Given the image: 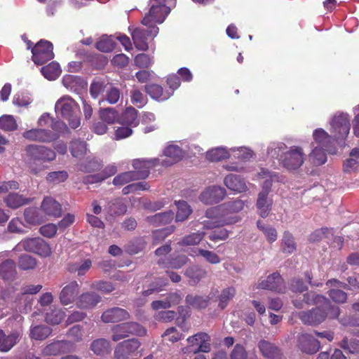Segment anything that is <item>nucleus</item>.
Returning a JSON list of instances; mask_svg holds the SVG:
<instances>
[{
  "instance_id": "nucleus-20",
  "label": "nucleus",
  "mask_w": 359,
  "mask_h": 359,
  "mask_svg": "<svg viewBox=\"0 0 359 359\" xmlns=\"http://www.w3.org/2000/svg\"><path fill=\"white\" fill-rule=\"evenodd\" d=\"M163 154L168 158L163 160L161 164L164 166H170L179 161L184 157V151L177 145H168L163 151Z\"/></svg>"
},
{
  "instance_id": "nucleus-36",
  "label": "nucleus",
  "mask_w": 359,
  "mask_h": 359,
  "mask_svg": "<svg viewBox=\"0 0 359 359\" xmlns=\"http://www.w3.org/2000/svg\"><path fill=\"white\" fill-rule=\"evenodd\" d=\"M100 301L97 293H82L76 303L79 307L90 308L95 306Z\"/></svg>"
},
{
  "instance_id": "nucleus-39",
  "label": "nucleus",
  "mask_w": 359,
  "mask_h": 359,
  "mask_svg": "<svg viewBox=\"0 0 359 359\" xmlns=\"http://www.w3.org/2000/svg\"><path fill=\"white\" fill-rule=\"evenodd\" d=\"M297 249L294 237L289 231H285L281 242V250L284 253L292 254Z\"/></svg>"
},
{
  "instance_id": "nucleus-29",
  "label": "nucleus",
  "mask_w": 359,
  "mask_h": 359,
  "mask_svg": "<svg viewBox=\"0 0 359 359\" xmlns=\"http://www.w3.org/2000/svg\"><path fill=\"white\" fill-rule=\"evenodd\" d=\"M137 113V110L135 108L132 107H127L121 114L119 123L131 128L137 126L139 125Z\"/></svg>"
},
{
  "instance_id": "nucleus-9",
  "label": "nucleus",
  "mask_w": 359,
  "mask_h": 359,
  "mask_svg": "<svg viewBox=\"0 0 359 359\" xmlns=\"http://www.w3.org/2000/svg\"><path fill=\"white\" fill-rule=\"evenodd\" d=\"M140 345V342L135 339L125 340L116 346L114 353V358L116 359H128L140 357L141 354L138 349Z\"/></svg>"
},
{
  "instance_id": "nucleus-31",
  "label": "nucleus",
  "mask_w": 359,
  "mask_h": 359,
  "mask_svg": "<svg viewBox=\"0 0 359 359\" xmlns=\"http://www.w3.org/2000/svg\"><path fill=\"white\" fill-rule=\"evenodd\" d=\"M314 142H312L313 147H322L324 149H328L330 143V136L322 128H318L314 130L313 134Z\"/></svg>"
},
{
  "instance_id": "nucleus-5",
  "label": "nucleus",
  "mask_w": 359,
  "mask_h": 359,
  "mask_svg": "<svg viewBox=\"0 0 359 359\" xmlns=\"http://www.w3.org/2000/svg\"><path fill=\"white\" fill-rule=\"evenodd\" d=\"M305 154L302 147L292 146L279 158L280 163L288 170H296L304 163Z\"/></svg>"
},
{
  "instance_id": "nucleus-63",
  "label": "nucleus",
  "mask_w": 359,
  "mask_h": 359,
  "mask_svg": "<svg viewBox=\"0 0 359 359\" xmlns=\"http://www.w3.org/2000/svg\"><path fill=\"white\" fill-rule=\"evenodd\" d=\"M331 231L332 229L327 227L317 229L310 234L309 241L311 243L319 242L323 237H327V234L331 233Z\"/></svg>"
},
{
  "instance_id": "nucleus-13",
  "label": "nucleus",
  "mask_w": 359,
  "mask_h": 359,
  "mask_svg": "<svg viewBox=\"0 0 359 359\" xmlns=\"http://www.w3.org/2000/svg\"><path fill=\"white\" fill-rule=\"evenodd\" d=\"M159 163V159L156 158L150 159L137 158L133 160L132 165L135 170L133 172L135 174V177L137 180L146 179L150 173L151 168Z\"/></svg>"
},
{
  "instance_id": "nucleus-34",
  "label": "nucleus",
  "mask_w": 359,
  "mask_h": 359,
  "mask_svg": "<svg viewBox=\"0 0 359 359\" xmlns=\"http://www.w3.org/2000/svg\"><path fill=\"white\" fill-rule=\"evenodd\" d=\"M180 297L177 293H170L165 299H161L152 302L154 309H167L180 302Z\"/></svg>"
},
{
  "instance_id": "nucleus-30",
  "label": "nucleus",
  "mask_w": 359,
  "mask_h": 359,
  "mask_svg": "<svg viewBox=\"0 0 359 359\" xmlns=\"http://www.w3.org/2000/svg\"><path fill=\"white\" fill-rule=\"evenodd\" d=\"M174 218V212L168 210L164 212L155 214L154 215L147 217V221L154 226H158L170 223Z\"/></svg>"
},
{
  "instance_id": "nucleus-15",
  "label": "nucleus",
  "mask_w": 359,
  "mask_h": 359,
  "mask_svg": "<svg viewBox=\"0 0 359 359\" xmlns=\"http://www.w3.org/2000/svg\"><path fill=\"white\" fill-rule=\"evenodd\" d=\"M297 347L303 353L314 354L318 351L320 345L311 334L302 332L298 336Z\"/></svg>"
},
{
  "instance_id": "nucleus-54",
  "label": "nucleus",
  "mask_w": 359,
  "mask_h": 359,
  "mask_svg": "<svg viewBox=\"0 0 359 359\" xmlns=\"http://www.w3.org/2000/svg\"><path fill=\"white\" fill-rule=\"evenodd\" d=\"M68 345V343L65 341H58L55 343H53L48 345L45 348V352L47 354L50 355H57L61 352H63L66 349V346Z\"/></svg>"
},
{
  "instance_id": "nucleus-23",
  "label": "nucleus",
  "mask_w": 359,
  "mask_h": 359,
  "mask_svg": "<svg viewBox=\"0 0 359 359\" xmlns=\"http://www.w3.org/2000/svg\"><path fill=\"white\" fill-rule=\"evenodd\" d=\"M129 313L121 308H113L104 311L102 320L104 323H115L128 319Z\"/></svg>"
},
{
  "instance_id": "nucleus-7",
  "label": "nucleus",
  "mask_w": 359,
  "mask_h": 359,
  "mask_svg": "<svg viewBox=\"0 0 359 359\" xmlns=\"http://www.w3.org/2000/svg\"><path fill=\"white\" fill-rule=\"evenodd\" d=\"M32 61L42 65L54 57L53 45L47 40L41 39L32 48Z\"/></svg>"
},
{
  "instance_id": "nucleus-55",
  "label": "nucleus",
  "mask_w": 359,
  "mask_h": 359,
  "mask_svg": "<svg viewBox=\"0 0 359 359\" xmlns=\"http://www.w3.org/2000/svg\"><path fill=\"white\" fill-rule=\"evenodd\" d=\"M175 230V227L171 226L170 227L156 230L153 234V243L154 245L158 244L160 242L165 240V238L171 234Z\"/></svg>"
},
{
  "instance_id": "nucleus-42",
  "label": "nucleus",
  "mask_w": 359,
  "mask_h": 359,
  "mask_svg": "<svg viewBox=\"0 0 359 359\" xmlns=\"http://www.w3.org/2000/svg\"><path fill=\"white\" fill-rule=\"evenodd\" d=\"M100 119L109 124H112L119 118V114L114 108L107 107L100 110Z\"/></svg>"
},
{
  "instance_id": "nucleus-58",
  "label": "nucleus",
  "mask_w": 359,
  "mask_h": 359,
  "mask_svg": "<svg viewBox=\"0 0 359 359\" xmlns=\"http://www.w3.org/2000/svg\"><path fill=\"white\" fill-rule=\"evenodd\" d=\"M341 347L347 350L351 353H358L359 352V341L357 339H351L348 341L347 337H345L340 344Z\"/></svg>"
},
{
  "instance_id": "nucleus-35",
  "label": "nucleus",
  "mask_w": 359,
  "mask_h": 359,
  "mask_svg": "<svg viewBox=\"0 0 359 359\" xmlns=\"http://www.w3.org/2000/svg\"><path fill=\"white\" fill-rule=\"evenodd\" d=\"M69 151L72 156L82 158L87 151V144L80 139L73 140L69 144Z\"/></svg>"
},
{
  "instance_id": "nucleus-11",
  "label": "nucleus",
  "mask_w": 359,
  "mask_h": 359,
  "mask_svg": "<svg viewBox=\"0 0 359 359\" xmlns=\"http://www.w3.org/2000/svg\"><path fill=\"white\" fill-rule=\"evenodd\" d=\"M151 4L149 13L142 20L144 25H155L156 23H162L170 12V6L157 5L153 2Z\"/></svg>"
},
{
  "instance_id": "nucleus-64",
  "label": "nucleus",
  "mask_w": 359,
  "mask_h": 359,
  "mask_svg": "<svg viewBox=\"0 0 359 359\" xmlns=\"http://www.w3.org/2000/svg\"><path fill=\"white\" fill-rule=\"evenodd\" d=\"M24 223L18 217L13 218L8 225V230L11 233H24Z\"/></svg>"
},
{
  "instance_id": "nucleus-19",
  "label": "nucleus",
  "mask_w": 359,
  "mask_h": 359,
  "mask_svg": "<svg viewBox=\"0 0 359 359\" xmlns=\"http://www.w3.org/2000/svg\"><path fill=\"white\" fill-rule=\"evenodd\" d=\"M144 90L151 98L158 102L165 101L172 95V90H166L161 85L156 83L145 85Z\"/></svg>"
},
{
  "instance_id": "nucleus-49",
  "label": "nucleus",
  "mask_w": 359,
  "mask_h": 359,
  "mask_svg": "<svg viewBox=\"0 0 359 359\" xmlns=\"http://www.w3.org/2000/svg\"><path fill=\"white\" fill-rule=\"evenodd\" d=\"M0 128L5 131H14L18 128L15 119L11 115H4L0 117Z\"/></svg>"
},
{
  "instance_id": "nucleus-6",
  "label": "nucleus",
  "mask_w": 359,
  "mask_h": 359,
  "mask_svg": "<svg viewBox=\"0 0 359 359\" xmlns=\"http://www.w3.org/2000/svg\"><path fill=\"white\" fill-rule=\"evenodd\" d=\"M189 345L182 348V353H208L211 350L210 337L205 332H198L187 339Z\"/></svg>"
},
{
  "instance_id": "nucleus-24",
  "label": "nucleus",
  "mask_w": 359,
  "mask_h": 359,
  "mask_svg": "<svg viewBox=\"0 0 359 359\" xmlns=\"http://www.w3.org/2000/svg\"><path fill=\"white\" fill-rule=\"evenodd\" d=\"M41 208L49 216L58 217L62 215L61 205L52 197L46 196L43 198Z\"/></svg>"
},
{
  "instance_id": "nucleus-37",
  "label": "nucleus",
  "mask_w": 359,
  "mask_h": 359,
  "mask_svg": "<svg viewBox=\"0 0 359 359\" xmlns=\"http://www.w3.org/2000/svg\"><path fill=\"white\" fill-rule=\"evenodd\" d=\"M42 74L48 80H55L59 77L61 73L60 65L56 62H51L48 65L41 68Z\"/></svg>"
},
{
  "instance_id": "nucleus-46",
  "label": "nucleus",
  "mask_w": 359,
  "mask_h": 359,
  "mask_svg": "<svg viewBox=\"0 0 359 359\" xmlns=\"http://www.w3.org/2000/svg\"><path fill=\"white\" fill-rule=\"evenodd\" d=\"M116 43L111 36H103L95 44L97 50L108 53L111 52L115 48Z\"/></svg>"
},
{
  "instance_id": "nucleus-12",
  "label": "nucleus",
  "mask_w": 359,
  "mask_h": 359,
  "mask_svg": "<svg viewBox=\"0 0 359 359\" xmlns=\"http://www.w3.org/2000/svg\"><path fill=\"white\" fill-rule=\"evenodd\" d=\"M332 130L334 138L341 140L345 138L349 133L350 121L347 114L335 115L331 122Z\"/></svg>"
},
{
  "instance_id": "nucleus-10",
  "label": "nucleus",
  "mask_w": 359,
  "mask_h": 359,
  "mask_svg": "<svg viewBox=\"0 0 359 359\" xmlns=\"http://www.w3.org/2000/svg\"><path fill=\"white\" fill-rule=\"evenodd\" d=\"M21 245L25 251L37 254L43 257H48L52 253L49 244L39 237L25 239L21 242Z\"/></svg>"
},
{
  "instance_id": "nucleus-45",
  "label": "nucleus",
  "mask_w": 359,
  "mask_h": 359,
  "mask_svg": "<svg viewBox=\"0 0 359 359\" xmlns=\"http://www.w3.org/2000/svg\"><path fill=\"white\" fill-rule=\"evenodd\" d=\"M177 208L176 221L177 222L186 220L192 212L189 205L184 201H178L177 203Z\"/></svg>"
},
{
  "instance_id": "nucleus-21",
  "label": "nucleus",
  "mask_w": 359,
  "mask_h": 359,
  "mask_svg": "<svg viewBox=\"0 0 359 359\" xmlns=\"http://www.w3.org/2000/svg\"><path fill=\"white\" fill-rule=\"evenodd\" d=\"M189 261L185 255H177L171 258H161L158 260V265L162 269H179L184 266Z\"/></svg>"
},
{
  "instance_id": "nucleus-41",
  "label": "nucleus",
  "mask_w": 359,
  "mask_h": 359,
  "mask_svg": "<svg viewBox=\"0 0 359 359\" xmlns=\"http://www.w3.org/2000/svg\"><path fill=\"white\" fill-rule=\"evenodd\" d=\"M229 157V151L221 147L209 150L206 153V158L211 162L221 161Z\"/></svg>"
},
{
  "instance_id": "nucleus-27",
  "label": "nucleus",
  "mask_w": 359,
  "mask_h": 359,
  "mask_svg": "<svg viewBox=\"0 0 359 359\" xmlns=\"http://www.w3.org/2000/svg\"><path fill=\"white\" fill-rule=\"evenodd\" d=\"M348 284L342 283L337 279H331L327 280L326 283V285L330 287H336L337 289H330L329 292H343L339 288H344L345 290H351L357 289L359 287L358 286V282L355 277H348Z\"/></svg>"
},
{
  "instance_id": "nucleus-48",
  "label": "nucleus",
  "mask_w": 359,
  "mask_h": 359,
  "mask_svg": "<svg viewBox=\"0 0 359 359\" xmlns=\"http://www.w3.org/2000/svg\"><path fill=\"white\" fill-rule=\"evenodd\" d=\"M36 264L37 262L36 259L29 255H22L19 257L18 266L22 270L26 271L34 269H35Z\"/></svg>"
},
{
  "instance_id": "nucleus-1",
  "label": "nucleus",
  "mask_w": 359,
  "mask_h": 359,
  "mask_svg": "<svg viewBox=\"0 0 359 359\" xmlns=\"http://www.w3.org/2000/svg\"><path fill=\"white\" fill-rule=\"evenodd\" d=\"M299 299L294 300V305L297 308H302L304 304H319L316 309L309 311H302L299 313V317L304 324L316 325L321 323L326 318L333 319L339 315V309L337 306L332 305L325 297L317 293H300Z\"/></svg>"
},
{
  "instance_id": "nucleus-28",
  "label": "nucleus",
  "mask_w": 359,
  "mask_h": 359,
  "mask_svg": "<svg viewBox=\"0 0 359 359\" xmlns=\"http://www.w3.org/2000/svg\"><path fill=\"white\" fill-rule=\"evenodd\" d=\"M271 206L272 202L268 200L266 191H260L257 201V208L259 215L263 218L266 217L271 210Z\"/></svg>"
},
{
  "instance_id": "nucleus-32",
  "label": "nucleus",
  "mask_w": 359,
  "mask_h": 359,
  "mask_svg": "<svg viewBox=\"0 0 359 359\" xmlns=\"http://www.w3.org/2000/svg\"><path fill=\"white\" fill-rule=\"evenodd\" d=\"M4 201L8 208L17 209L30 202V199L23 197L18 193H10L4 198Z\"/></svg>"
},
{
  "instance_id": "nucleus-56",
  "label": "nucleus",
  "mask_w": 359,
  "mask_h": 359,
  "mask_svg": "<svg viewBox=\"0 0 359 359\" xmlns=\"http://www.w3.org/2000/svg\"><path fill=\"white\" fill-rule=\"evenodd\" d=\"M187 302L197 308H204L208 305V299L201 295L190 294L187 297Z\"/></svg>"
},
{
  "instance_id": "nucleus-14",
  "label": "nucleus",
  "mask_w": 359,
  "mask_h": 359,
  "mask_svg": "<svg viewBox=\"0 0 359 359\" xmlns=\"http://www.w3.org/2000/svg\"><path fill=\"white\" fill-rule=\"evenodd\" d=\"M22 137L29 141L50 142L58 138V135L53 131L42 128H32L25 131Z\"/></svg>"
},
{
  "instance_id": "nucleus-38",
  "label": "nucleus",
  "mask_w": 359,
  "mask_h": 359,
  "mask_svg": "<svg viewBox=\"0 0 359 359\" xmlns=\"http://www.w3.org/2000/svg\"><path fill=\"white\" fill-rule=\"evenodd\" d=\"M24 217L25 221L33 225L40 224L43 222V216L36 208H27L25 210Z\"/></svg>"
},
{
  "instance_id": "nucleus-33",
  "label": "nucleus",
  "mask_w": 359,
  "mask_h": 359,
  "mask_svg": "<svg viewBox=\"0 0 359 359\" xmlns=\"http://www.w3.org/2000/svg\"><path fill=\"white\" fill-rule=\"evenodd\" d=\"M90 349L97 355L103 356L111 352V345L105 339H97L92 342Z\"/></svg>"
},
{
  "instance_id": "nucleus-17",
  "label": "nucleus",
  "mask_w": 359,
  "mask_h": 359,
  "mask_svg": "<svg viewBox=\"0 0 359 359\" xmlns=\"http://www.w3.org/2000/svg\"><path fill=\"white\" fill-rule=\"evenodd\" d=\"M17 276L15 262L11 259H5L0 254V277L6 281H13Z\"/></svg>"
},
{
  "instance_id": "nucleus-8",
  "label": "nucleus",
  "mask_w": 359,
  "mask_h": 359,
  "mask_svg": "<svg viewBox=\"0 0 359 359\" xmlns=\"http://www.w3.org/2000/svg\"><path fill=\"white\" fill-rule=\"evenodd\" d=\"M147 29L136 28L131 33L135 46L140 50H147L149 48L147 40L154 38L158 33V27L156 25H146Z\"/></svg>"
},
{
  "instance_id": "nucleus-60",
  "label": "nucleus",
  "mask_w": 359,
  "mask_h": 359,
  "mask_svg": "<svg viewBox=\"0 0 359 359\" xmlns=\"http://www.w3.org/2000/svg\"><path fill=\"white\" fill-rule=\"evenodd\" d=\"M197 255H201L206 262L212 264H217L221 262L219 257L215 252L208 250L198 249Z\"/></svg>"
},
{
  "instance_id": "nucleus-51",
  "label": "nucleus",
  "mask_w": 359,
  "mask_h": 359,
  "mask_svg": "<svg viewBox=\"0 0 359 359\" xmlns=\"http://www.w3.org/2000/svg\"><path fill=\"white\" fill-rule=\"evenodd\" d=\"M51 332V330L47 326H35L31 330V337L36 340L46 339Z\"/></svg>"
},
{
  "instance_id": "nucleus-26",
  "label": "nucleus",
  "mask_w": 359,
  "mask_h": 359,
  "mask_svg": "<svg viewBox=\"0 0 359 359\" xmlns=\"http://www.w3.org/2000/svg\"><path fill=\"white\" fill-rule=\"evenodd\" d=\"M224 182L228 189L236 192H243L247 189L245 181L236 175H228L224 178Z\"/></svg>"
},
{
  "instance_id": "nucleus-47",
  "label": "nucleus",
  "mask_w": 359,
  "mask_h": 359,
  "mask_svg": "<svg viewBox=\"0 0 359 359\" xmlns=\"http://www.w3.org/2000/svg\"><path fill=\"white\" fill-rule=\"evenodd\" d=\"M108 211L111 215H123L127 211V206L121 199H116L109 203Z\"/></svg>"
},
{
  "instance_id": "nucleus-22",
  "label": "nucleus",
  "mask_w": 359,
  "mask_h": 359,
  "mask_svg": "<svg viewBox=\"0 0 359 359\" xmlns=\"http://www.w3.org/2000/svg\"><path fill=\"white\" fill-rule=\"evenodd\" d=\"M257 346L262 355L267 359H279L282 355L280 349L269 341L260 340Z\"/></svg>"
},
{
  "instance_id": "nucleus-25",
  "label": "nucleus",
  "mask_w": 359,
  "mask_h": 359,
  "mask_svg": "<svg viewBox=\"0 0 359 359\" xmlns=\"http://www.w3.org/2000/svg\"><path fill=\"white\" fill-rule=\"evenodd\" d=\"M20 338V333L13 332L9 334L0 330V351L7 352L17 343Z\"/></svg>"
},
{
  "instance_id": "nucleus-18",
  "label": "nucleus",
  "mask_w": 359,
  "mask_h": 359,
  "mask_svg": "<svg viewBox=\"0 0 359 359\" xmlns=\"http://www.w3.org/2000/svg\"><path fill=\"white\" fill-rule=\"evenodd\" d=\"M283 285V278L278 272H275L268 276L266 280L259 283L257 288L278 292L282 290Z\"/></svg>"
},
{
  "instance_id": "nucleus-52",
  "label": "nucleus",
  "mask_w": 359,
  "mask_h": 359,
  "mask_svg": "<svg viewBox=\"0 0 359 359\" xmlns=\"http://www.w3.org/2000/svg\"><path fill=\"white\" fill-rule=\"evenodd\" d=\"M135 173L131 171L124 172L116 175L113 180V184L115 186H123L124 184L137 180Z\"/></svg>"
},
{
  "instance_id": "nucleus-16",
  "label": "nucleus",
  "mask_w": 359,
  "mask_h": 359,
  "mask_svg": "<svg viewBox=\"0 0 359 359\" xmlns=\"http://www.w3.org/2000/svg\"><path fill=\"white\" fill-rule=\"evenodd\" d=\"M226 192L224 188L218 186H212L207 188L201 195V201L205 204L217 203L226 196Z\"/></svg>"
},
{
  "instance_id": "nucleus-44",
  "label": "nucleus",
  "mask_w": 359,
  "mask_h": 359,
  "mask_svg": "<svg viewBox=\"0 0 359 359\" xmlns=\"http://www.w3.org/2000/svg\"><path fill=\"white\" fill-rule=\"evenodd\" d=\"M257 226L263 232L269 243H272L277 240L278 233L275 228L264 224L260 220L257 221Z\"/></svg>"
},
{
  "instance_id": "nucleus-61",
  "label": "nucleus",
  "mask_w": 359,
  "mask_h": 359,
  "mask_svg": "<svg viewBox=\"0 0 359 359\" xmlns=\"http://www.w3.org/2000/svg\"><path fill=\"white\" fill-rule=\"evenodd\" d=\"M92 262L87 259L79 264H75L72 266L71 271L77 272L78 276H83L91 268Z\"/></svg>"
},
{
  "instance_id": "nucleus-43",
  "label": "nucleus",
  "mask_w": 359,
  "mask_h": 359,
  "mask_svg": "<svg viewBox=\"0 0 359 359\" xmlns=\"http://www.w3.org/2000/svg\"><path fill=\"white\" fill-rule=\"evenodd\" d=\"M205 233L203 232L192 233L185 236L182 239L178 242L181 246L196 245L200 243L203 240Z\"/></svg>"
},
{
  "instance_id": "nucleus-4",
  "label": "nucleus",
  "mask_w": 359,
  "mask_h": 359,
  "mask_svg": "<svg viewBox=\"0 0 359 359\" xmlns=\"http://www.w3.org/2000/svg\"><path fill=\"white\" fill-rule=\"evenodd\" d=\"M26 162L34 174H37L39 170L34 165L38 163L50 162L56 158L54 150L38 144H29L25 149Z\"/></svg>"
},
{
  "instance_id": "nucleus-62",
  "label": "nucleus",
  "mask_w": 359,
  "mask_h": 359,
  "mask_svg": "<svg viewBox=\"0 0 359 359\" xmlns=\"http://www.w3.org/2000/svg\"><path fill=\"white\" fill-rule=\"evenodd\" d=\"M123 327H126L128 337L129 334L143 336L146 334V330L137 323H125Z\"/></svg>"
},
{
  "instance_id": "nucleus-57",
  "label": "nucleus",
  "mask_w": 359,
  "mask_h": 359,
  "mask_svg": "<svg viewBox=\"0 0 359 359\" xmlns=\"http://www.w3.org/2000/svg\"><path fill=\"white\" fill-rule=\"evenodd\" d=\"M68 178V173L65 171L50 172L48 174L46 180L48 182L59 184L65 182Z\"/></svg>"
},
{
  "instance_id": "nucleus-50",
  "label": "nucleus",
  "mask_w": 359,
  "mask_h": 359,
  "mask_svg": "<svg viewBox=\"0 0 359 359\" xmlns=\"http://www.w3.org/2000/svg\"><path fill=\"white\" fill-rule=\"evenodd\" d=\"M185 275L192 280L194 283H196L201 278L205 276L206 272L198 266H192L187 269Z\"/></svg>"
},
{
  "instance_id": "nucleus-40",
  "label": "nucleus",
  "mask_w": 359,
  "mask_h": 359,
  "mask_svg": "<svg viewBox=\"0 0 359 359\" xmlns=\"http://www.w3.org/2000/svg\"><path fill=\"white\" fill-rule=\"evenodd\" d=\"M313 149L309 154L310 161L315 165L324 164L327 161L325 151L328 149H324L322 147H313Z\"/></svg>"
},
{
  "instance_id": "nucleus-59",
  "label": "nucleus",
  "mask_w": 359,
  "mask_h": 359,
  "mask_svg": "<svg viewBox=\"0 0 359 359\" xmlns=\"http://www.w3.org/2000/svg\"><path fill=\"white\" fill-rule=\"evenodd\" d=\"M64 317L65 313L62 310L55 309L46 313V321L50 324L57 325L62 321Z\"/></svg>"
},
{
  "instance_id": "nucleus-53",
  "label": "nucleus",
  "mask_w": 359,
  "mask_h": 359,
  "mask_svg": "<svg viewBox=\"0 0 359 359\" xmlns=\"http://www.w3.org/2000/svg\"><path fill=\"white\" fill-rule=\"evenodd\" d=\"M130 100L131 102L138 108L144 107L147 102V97L138 89L130 91Z\"/></svg>"
},
{
  "instance_id": "nucleus-2",
  "label": "nucleus",
  "mask_w": 359,
  "mask_h": 359,
  "mask_svg": "<svg viewBox=\"0 0 359 359\" xmlns=\"http://www.w3.org/2000/svg\"><path fill=\"white\" fill-rule=\"evenodd\" d=\"M243 207L244 202L240 199L212 207L205 211L207 219L203 220L201 224L205 229H212L235 224L239 221V217L235 213L243 210Z\"/></svg>"
},
{
  "instance_id": "nucleus-3",
  "label": "nucleus",
  "mask_w": 359,
  "mask_h": 359,
  "mask_svg": "<svg viewBox=\"0 0 359 359\" xmlns=\"http://www.w3.org/2000/svg\"><path fill=\"white\" fill-rule=\"evenodd\" d=\"M55 111L68 121L70 128L76 129L81 125L79 106L70 96L60 98L55 103Z\"/></svg>"
}]
</instances>
